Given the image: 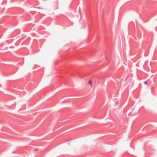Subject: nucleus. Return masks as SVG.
<instances>
[{"mask_svg":"<svg viewBox=\"0 0 157 157\" xmlns=\"http://www.w3.org/2000/svg\"><path fill=\"white\" fill-rule=\"evenodd\" d=\"M89 84H91L92 85V82L90 81H89Z\"/></svg>","mask_w":157,"mask_h":157,"instance_id":"1","label":"nucleus"},{"mask_svg":"<svg viewBox=\"0 0 157 157\" xmlns=\"http://www.w3.org/2000/svg\"><path fill=\"white\" fill-rule=\"evenodd\" d=\"M144 84H147V81H145V82H144Z\"/></svg>","mask_w":157,"mask_h":157,"instance_id":"2","label":"nucleus"},{"mask_svg":"<svg viewBox=\"0 0 157 157\" xmlns=\"http://www.w3.org/2000/svg\"><path fill=\"white\" fill-rule=\"evenodd\" d=\"M35 151H37V149H36L35 150Z\"/></svg>","mask_w":157,"mask_h":157,"instance_id":"3","label":"nucleus"}]
</instances>
